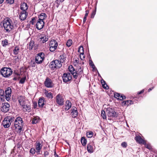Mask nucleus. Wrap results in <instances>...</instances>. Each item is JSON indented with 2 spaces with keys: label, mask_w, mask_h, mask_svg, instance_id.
I'll return each mask as SVG.
<instances>
[{
  "label": "nucleus",
  "mask_w": 157,
  "mask_h": 157,
  "mask_svg": "<svg viewBox=\"0 0 157 157\" xmlns=\"http://www.w3.org/2000/svg\"><path fill=\"white\" fill-rule=\"evenodd\" d=\"M22 123V120L21 118L17 117L15 121L14 125L13 127V129L15 130L16 131L20 133L22 129L21 126Z\"/></svg>",
  "instance_id": "obj_1"
},
{
  "label": "nucleus",
  "mask_w": 157,
  "mask_h": 157,
  "mask_svg": "<svg viewBox=\"0 0 157 157\" xmlns=\"http://www.w3.org/2000/svg\"><path fill=\"white\" fill-rule=\"evenodd\" d=\"M106 114L108 117V119L111 120L117 117V114L115 110L111 107H109L106 110Z\"/></svg>",
  "instance_id": "obj_2"
},
{
  "label": "nucleus",
  "mask_w": 157,
  "mask_h": 157,
  "mask_svg": "<svg viewBox=\"0 0 157 157\" xmlns=\"http://www.w3.org/2000/svg\"><path fill=\"white\" fill-rule=\"evenodd\" d=\"M68 69L71 74L73 75L75 78H77L78 75H81L82 73V69L80 67L77 71H76L72 66L70 65L68 67Z\"/></svg>",
  "instance_id": "obj_3"
},
{
  "label": "nucleus",
  "mask_w": 157,
  "mask_h": 157,
  "mask_svg": "<svg viewBox=\"0 0 157 157\" xmlns=\"http://www.w3.org/2000/svg\"><path fill=\"white\" fill-rule=\"evenodd\" d=\"M14 118L12 116H8L5 117L3 121L2 124L5 128L9 127L11 123L14 121Z\"/></svg>",
  "instance_id": "obj_4"
},
{
  "label": "nucleus",
  "mask_w": 157,
  "mask_h": 157,
  "mask_svg": "<svg viewBox=\"0 0 157 157\" xmlns=\"http://www.w3.org/2000/svg\"><path fill=\"white\" fill-rule=\"evenodd\" d=\"M12 72V70L10 68L4 67L1 70V74L5 77H9Z\"/></svg>",
  "instance_id": "obj_5"
},
{
  "label": "nucleus",
  "mask_w": 157,
  "mask_h": 157,
  "mask_svg": "<svg viewBox=\"0 0 157 157\" xmlns=\"http://www.w3.org/2000/svg\"><path fill=\"white\" fill-rule=\"evenodd\" d=\"M10 21V19L5 20L4 21L3 26L7 32H10L13 28V25H11Z\"/></svg>",
  "instance_id": "obj_6"
},
{
  "label": "nucleus",
  "mask_w": 157,
  "mask_h": 157,
  "mask_svg": "<svg viewBox=\"0 0 157 157\" xmlns=\"http://www.w3.org/2000/svg\"><path fill=\"white\" fill-rule=\"evenodd\" d=\"M62 66L61 62L59 60L56 59L51 62L49 64V67L54 70L55 68H59Z\"/></svg>",
  "instance_id": "obj_7"
},
{
  "label": "nucleus",
  "mask_w": 157,
  "mask_h": 157,
  "mask_svg": "<svg viewBox=\"0 0 157 157\" xmlns=\"http://www.w3.org/2000/svg\"><path fill=\"white\" fill-rule=\"evenodd\" d=\"M55 101L59 105L62 106L63 105L64 102L63 96L60 94H57L55 98Z\"/></svg>",
  "instance_id": "obj_8"
},
{
  "label": "nucleus",
  "mask_w": 157,
  "mask_h": 157,
  "mask_svg": "<svg viewBox=\"0 0 157 157\" xmlns=\"http://www.w3.org/2000/svg\"><path fill=\"white\" fill-rule=\"evenodd\" d=\"M44 54L42 52H40L36 56L35 58V61L37 64H40L42 63L44 59Z\"/></svg>",
  "instance_id": "obj_9"
},
{
  "label": "nucleus",
  "mask_w": 157,
  "mask_h": 157,
  "mask_svg": "<svg viewBox=\"0 0 157 157\" xmlns=\"http://www.w3.org/2000/svg\"><path fill=\"white\" fill-rule=\"evenodd\" d=\"M58 46L57 41L54 40H51L49 43L50 50L51 52H53L56 49Z\"/></svg>",
  "instance_id": "obj_10"
},
{
  "label": "nucleus",
  "mask_w": 157,
  "mask_h": 157,
  "mask_svg": "<svg viewBox=\"0 0 157 157\" xmlns=\"http://www.w3.org/2000/svg\"><path fill=\"white\" fill-rule=\"evenodd\" d=\"M19 103L21 106H24L28 102V100L23 96H19L17 98Z\"/></svg>",
  "instance_id": "obj_11"
},
{
  "label": "nucleus",
  "mask_w": 157,
  "mask_h": 157,
  "mask_svg": "<svg viewBox=\"0 0 157 157\" xmlns=\"http://www.w3.org/2000/svg\"><path fill=\"white\" fill-rule=\"evenodd\" d=\"M40 41L42 43H44L47 41L48 39L46 32L42 33L40 35Z\"/></svg>",
  "instance_id": "obj_12"
},
{
  "label": "nucleus",
  "mask_w": 157,
  "mask_h": 157,
  "mask_svg": "<svg viewBox=\"0 0 157 157\" xmlns=\"http://www.w3.org/2000/svg\"><path fill=\"white\" fill-rule=\"evenodd\" d=\"M11 92V89L10 87H8L6 88L5 91V99L8 101L10 99Z\"/></svg>",
  "instance_id": "obj_13"
},
{
  "label": "nucleus",
  "mask_w": 157,
  "mask_h": 157,
  "mask_svg": "<svg viewBox=\"0 0 157 157\" xmlns=\"http://www.w3.org/2000/svg\"><path fill=\"white\" fill-rule=\"evenodd\" d=\"M63 81L64 82H67L72 79L71 75L69 73H64L62 76Z\"/></svg>",
  "instance_id": "obj_14"
},
{
  "label": "nucleus",
  "mask_w": 157,
  "mask_h": 157,
  "mask_svg": "<svg viewBox=\"0 0 157 157\" xmlns=\"http://www.w3.org/2000/svg\"><path fill=\"white\" fill-rule=\"evenodd\" d=\"M10 105L7 103H2L1 105V110L4 112H7L9 110Z\"/></svg>",
  "instance_id": "obj_15"
},
{
  "label": "nucleus",
  "mask_w": 157,
  "mask_h": 157,
  "mask_svg": "<svg viewBox=\"0 0 157 157\" xmlns=\"http://www.w3.org/2000/svg\"><path fill=\"white\" fill-rule=\"evenodd\" d=\"M44 84L45 86L47 88L52 87L53 86L52 81L48 78H47L46 79Z\"/></svg>",
  "instance_id": "obj_16"
},
{
  "label": "nucleus",
  "mask_w": 157,
  "mask_h": 157,
  "mask_svg": "<svg viewBox=\"0 0 157 157\" xmlns=\"http://www.w3.org/2000/svg\"><path fill=\"white\" fill-rule=\"evenodd\" d=\"M42 144L39 142L36 141L35 145V149L37 153L39 154L42 148Z\"/></svg>",
  "instance_id": "obj_17"
},
{
  "label": "nucleus",
  "mask_w": 157,
  "mask_h": 157,
  "mask_svg": "<svg viewBox=\"0 0 157 157\" xmlns=\"http://www.w3.org/2000/svg\"><path fill=\"white\" fill-rule=\"evenodd\" d=\"M28 15V13L26 11H22L20 13L19 17L21 20L23 21L27 17Z\"/></svg>",
  "instance_id": "obj_18"
},
{
  "label": "nucleus",
  "mask_w": 157,
  "mask_h": 157,
  "mask_svg": "<svg viewBox=\"0 0 157 157\" xmlns=\"http://www.w3.org/2000/svg\"><path fill=\"white\" fill-rule=\"evenodd\" d=\"M71 114L72 117L75 118L77 116L78 112L76 107L73 106L71 109Z\"/></svg>",
  "instance_id": "obj_19"
},
{
  "label": "nucleus",
  "mask_w": 157,
  "mask_h": 157,
  "mask_svg": "<svg viewBox=\"0 0 157 157\" xmlns=\"http://www.w3.org/2000/svg\"><path fill=\"white\" fill-rule=\"evenodd\" d=\"M36 28L38 30L41 29L44 25V21L38 20L36 24Z\"/></svg>",
  "instance_id": "obj_20"
},
{
  "label": "nucleus",
  "mask_w": 157,
  "mask_h": 157,
  "mask_svg": "<svg viewBox=\"0 0 157 157\" xmlns=\"http://www.w3.org/2000/svg\"><path fill=\"white\" fill-rule=\"evenodd\" d=\"M135 139L136 142L140 144H145V141L140 136H136L135 138Z\"/></svg>",
  "instance_id": "obj_21"
},
{
  "label": "nucleus",
  "mask_w": 157,
  "mask_h": 157,
  "mask_svg": "<svg viewBox=\"0 0 157 157\" xmlns=\"http://www.w3.org/2000/svg\"><path fill=\"white\" fill-rule=\"evenodd\" d=\"M94 144L92 143L88 144L87 146V150L90 153H92L94 151L93 148Z\"/></svg>",
  "instance_id": "obj_22"
},
{
  "label": "nucleus",
  "mask_w": 157,
  "mask_h": 157,
  "mask_svg": "<svg viewBox=\"0 0 157 157\" xmlns=\"http://www.w3.org/2000/svg\"><path fill=\"white\" fill-rule=\"evenodd\" d=\"M22 107V110L24 112H29L31 111V107L27 103L24 106H21Z\"/></svg>",
  "instance_id": "obj_23"
},
{
  "label": "nucleus",
  "mask_w": 157,
  "mask_h": 157,
  "mask_svg": "<svg viewBox=\"0 0 157 157\" xmlns=\"http://www.w3.org/2000/svg\"><path fill=\"white\" fill-rule=\"evenodd\" d=\"M71 103L69 101L67 100L65 102V109L66 110H68L71 107Z\"/></svg>",
  "instance_id": "obj_24"
},
{
  "label": "nucleus",
  "mask_w": 157,
  "mask_h": 157,
  "mask_svg": "<svg viewBox=\"0 0 157 157\" xmlns=\"http://www.w3.org/2000/svg\"><path fill=\"white\" fill-rule=\"evenodd\" d=\"M28 9V6L27 4L25 2L22 3L21 6V9L22 11H26Z\"/></svg>",
  "instance_id": "obj_25"
},
{
  "label": "nucleus",
  "mask_w": 157,
  "mask_h": 157,
  "mask_svg": "<svg viewBox=\"0 0 157 157\" xmlns=\"http://www.w3.org/2000/svg\"><path fill=\"white\" fill-rule=\"evenodd\" d=\"M66 58V55L64 53L62 54L59 57V61L61 62V63H63L65 60Z\"/></svg>",
  "instance_id": "obj_26"
},
{
  "label": "nucleus",
  "mask_w": 157,
  "mask_h": 157,
  "mask_svg": "<svg viewBox=\"0 0 157 157\" xmlns=\"http://www.w3.org/2000/svg\"><path fill=\"white\" fill-rule=\"evenodd\" d=\"M5 99V96L4 94V91L0 89V99L1 101H4Z\"/></svg>",
  "instance_id": "obj_27"
},
{
  "label": "nucleus",
  "mask_w": 157,
  "mask_h": 157,
  "mask_svg": "<svg viewBox=\"0 0 157 157\" xmlns=\"http://www.w3.org/2000/svg\"><path fill=\"white\" fill-rule=\"evenodd\" d=\"M47 17L45 13H42L40 14V15L39 16V20L43 21V20L45 19Z\"/></svg>",
  "instance_id": "obj_28"
},
{
  "label": "nucleus",
  "mask_w": 157,
  "mask_h": 157,
  "mask_svg": "<svg viewBox=\"0 0 157 157\" xmlns=\"http://www.w3.org/2000/svg\"><path fill=\"white\" fill-rule=\"evenodd\" d=\"M122 103L124 106H128L133 104V102L132 100H130L124 101Z\"/></svg>",
  "instance_id": "obj_29"
},
{
  "label": "nucleus",
  "mask_w": 157,
  "mask_h": 157,
  "mask_svg": "<svg viewBox=\"0 0 157 157\" xmlns=\"http://www.w3.org/2000/svg\"><path fill=\"white\" fill-rule=\"evenodd\" d=\"M44 94L48 98L52 99L53 98L52 94L51 92H48L47 90L45 91Z\"/></svg>",
  "instance_id": "obj_30"
},
{
  "label": "nucleus",
  "mask_w": 157,
  "mask_h": 157,
  "mask_svg": "<svg viewBox=\"0 0 157 157\" xmlns=\"http://www.w3.org/2000/svg\"><path fill=\"white\" fill-rule=\"evenodd\" d=\"M38 105L40 107H42L44 105V101L43 98L39 99L38 101Z\"/></svg>",
  "instance_id": "obj_31"
},
{
  "label": "nucleus",
  "mask_w": 157,
  "mask_h": 157,
  "mask_svg": "<svg viewBox=\"0 0 157 157\" xmlns=\"http://www.w3.org/2000/svg\"><path fill=\"white\" fill-rule=\"evenodd\" d=\"M39 121V118L38 117L36 116L34 117L32 120V123L33 124H36Z\"/></svg>",
  "instance_id": "obj_32"
},
{
  "label": "nucleus",
  "mask_w": 157,
  "mask_h": 157,
  "mask_svg": "<svg viewBox=\"0 0 157 157\" xmlns=\"http://www.w3.org/2000/svg\"><path fill=\"white\" fill-rule=\"evenodd\" d=\"M101 82L104 88L105 89H109V87L106 84L104 80H101Z\"/></svg>",
  "instance_id": "obj_33"
},
{
  "label": "nucleus",
  "mask_w": 157,
  "mask_h": 157,
  "mask_svg": "<svg viewBox=\"0 0 157 157\" xmlns=\"http://www.w3.org/2000/svg\"><path fill=\"white\" fill-rule=\"evenodd\" d=\"M78 52L83 56L84 54V51L83 50V48L82 46H80L78 48Z\"/></svg>",
  "instance_id": "obj_34"
},
{
  "label": "nucleus",
  "mask_w": 157,
  "mask_h": 157,
  "mask_svg": "<svg viewBox=\"0 0 157 157\" xmlns=\"http://www.w3.org/2000/svg\"><path fill=\"white\" fill-rule=\"evenodd\" d=\"M19 52V48L17 47H15L13 50V53L15 55H17Z\"/></svg>",
  "instance_id": "obj_35"
},
{
  "label": "nucleus",
  "mask_w": 157,
  "mask_h": 157,
  "mask_svg": "<svg viewBox=\"0 0 157 157\" xmlns=\"http://www.w3.org/2000/svg\"><path fill=\"white\" fill-rule=\"evenodd\" d=\"M81 142L82 145L84 146L86 145L87 141L85 138L84 137H83L81 139Z\"/></svg>",
  "instance_id": "obj_36"
},
{
  "label": "nucleus",
  "mask_w": 157,
  "mask_h": 157,
  "mask_svg": "<svg viewBox=\"0 0 157 157\" xmlns=\"http://www.w3.org/2000/svg\"><path fill=\"white\" fill-rule=\"evenodd\" d=\"M34 45V42L33 41H31L29 44V48L30 50L32 49Z\"/></svg>",
  "instance_id": "obj_37"
},
{
  "label": "nucleus",
  "mask_w": 157,
  "mask_h": 157,
  "mask_svg": "<svg viewBox=\"0 0 157 157\" xmlns=\"http://www.w3.org/2000/svg\"><path fill=\"white\" fill-rule=\"evenodd\" d=\"M106 111H105L104 110H102L101 111V116L103 119H106V116L105 115Z\"/></svg>",
  "instance_id": "obj_38"
},
{
  "label": "nucleus",
  "mask_w": 157,
  "mask_h": 157,
  "mask_svg": "<svg viewBox=\"0 0 157 157\" xmlns=\"http://www.w3.org/2000/svg\"><path fill=\"white\" fill-rule=\"evenodd\" d=\"M8 41L7 40L5 39L4 40H2V44L3 46L5 47L8 45Z\"/></svg>",
  "instance_id": "obj_39"
},
{
  "label": "nucleus",
  "mask_w": 157,
  "mask_h": 157,
  "mask_svg": "<svg viewBox=\"0 0 157 157\" xmlns=\"http://www.w3.org/2000/svg\"><path fill=\"white\" fill-rule=\"evenodd\" d=\"M143 144L145 145V147L149 150H151L152 149V147L150 144L147 143L146 141L145 142V144Z\"/></svg>",
  "instance_id": "obj_40"
},
{
  "label": "nucleus",
  "mask_w": 157,
  "mask_h": 157,
  "mask_svg": "<svg viewBox=\"0 0 157 157\" xmlns=\"http://www.w3.org/2000/svg\"><path fill=\"white\" fill-rule=\"evenodd\" d=\"M93 135V132L92 131H89L87 132V136L89 138L92 137Z\"/></svg>",
  "instance_id": "obj_41"
},
{
  "label": "nucleus",
  "mask_w": 157,
  "mask_h": 157,
  "mask_svg": "<svg viewBox=\"0 0 157 157\" xmlns=\"http://www.w3.org/2000/svg\"><path fill=\"white\" fill-rule=\"evenodd\" d=\"M72 43V40H69L67 42L66 45L67 46L69 47L71 46Z\"/></svg>",
  "instance_id": "obj_42"
},
{
  "label": "nucleus",
  "mask_w": 157,
  "mask_h": 157,
  "mask_svg": "<svg viewBox=\"0 0 157 157\" xmlns=\"http://www.w3.org/2000/svg\"><path fill=\"white\" fill-rule=\"evenodd\" d=\"M121 96V95H120V94H119L117 93H115L114 94V97L117 99H120V97Z\"/></svg>",
  "instance_id": "obj_43"
},
{
  "label": "nucleus",
  "mask_w": 157,
  "mask_h": 157,
  "mask_svg": "<svg viewBox=\"0 0 157 157\" xmlns=\"http://www.w3.org/2000/svg\"><path fill=\"white\" fill-rule=\"evenodd\" d=\"M36 151L35 149L33 148H31L30 151V152L32 154H34Z\"/></svg>",
  "instance_id": "obj_44"
},
{
  "label": "nucleus",
  "mask_w": 157,
  "mask_h": 157,
  "mask_svg": "<svg viewBox=\"0 0 157 157\" xmlns=\"http://www.w3.org/2000/svg\"><path fill=\"white\" fill-rule=\"evenodd\" d=\"M89 62L90 65L92 66V67L93 68V69H94L95 68V67L92 61L91 60H90Z\"/></svg>",
  "instance_id": "obj_45"
},
{
  "label": "nucleus",
  "mask_w": 157,
  "mask_h": 157,
  "mask_svg": "<svg viewBox=\"0 0 157 157\" xmlns=\"http://www.w3.org/2000/svg\"><path fill=\"white\" fill-rule=\"evenodd\" d=\"M6 2L8 4H11L14 2V0H6Z\"/></svg>",
  "instance_id": "obj_46"
},
{
  "label": "nucleus",
  "mask_w": 157,
  "mask_h": 157,
  "mask_svg": "<svg viewBox=\"0 0 157 157\" xmlns=\"http://www.w3.org/2000/svg\"><path fill=\"white\" fill-rule=\"evenodd\" d=\"M121 145L123 147H126L127 146V144L125 142H123L121 143Z\"/></svg>",
  "instance_id": "obj_47"
},
{
  "label": "nucleus",
  "mask_w": 157,
  "mask_h": 157,
  "mask_svg": "<svg viewBox=\"0 0 157 157\" xmlns=\"http://www.w3.org/2000/svg\"><path fill=\"white\" fill-rule=\"evenodd\" d=\"M79 63V60L77 59H75L74 62V65L76 66L77 64Z\"/></svg>",
  "instance_id": "obj_48"
},
{
  "label": "nucleus",
  "mask_w": 157,
  "mask_h": 157,
  "mask_svg": "<svg viewBox=\"0 0 157 157\" xmlns=\"http://www.w3.org/2000/svg\"><path fill=\"white\" fill-rule=\"evenodd\" d=\"M36 18L35 17H33L32 18L31 22L33 25L34 24V23L35 22V21L36 20Z\"/></svg>",
  "instance_id": "obj_49"
},
{
  "label": "nucleus",
  "mask_w": 157,
  "mask_h": 157,
  "mask_svg": "<svg viewBox=\"0 0 157 157\" xmlns=\"http://www.w3.org/2000/svg\"><path fill=\"white\" fill-rule=\"evenodd\" d=\"M95 11H94L91 14V18H93L94 17V16L95 14Z\"/></svg>",
  "instance_id": "obj_50"
},
{
  "label": "nucleus",
  "mask_w": 157,
  "mask_h": 157,
  "mask_svg": "<svg viewBox=\"0 0 157 157\" xmlns=\"http://www.w3.org/2000/svg\"><path fill=\"white\" fill-rule=\"evenodd\" d=\"M25 80V78H22L20 80V82L21 83H23L24 82Z\"/></svg>",
  "instance_id": "obj_51"
},
{
  "label": "nucleus",
  "mask_w": 157,
  "mask_h": 157,
  "mask_svg": "<svg viewBox=\"0 0 157 157\" xmlns=\"http://www.w3.org/2000/svg\"><path fill=\"white\" fill-rule=\"evenodd\" d=\"M80 58L82 60H83L85 58V56H84V55L82 56V54H80Z\"/></svg>",
  "instance_id": "obj_52"
},
{
  "label": "nucleus",
  "mask_w": 157,
  "mask_h": 157,
  "mask_svg": "<svg viewBox=\"0 0 157 157\" xmlns=\"http://www.w3.org/2000/svg\"><path fill=\"white\" fill-rule=\"evenodd\" d=\"M120 98V100H122L124 99H125L126 98L125 96H124L121 95Z\"/></svg>",
  "instance_id": "obj_53"
},
{
  "label": "nucleus",
  "mask_w": 157,
  "mask_h": 157,
  "mask_svg": "<svg viewBox=\"0 0 157 157\" xmlns=\"http://www.w3.org/2000/svg\"><path fill=\"white\" fill-rule=\"evenodd\" d=\"M14 59L16 62H18L19 59L18 57L16 56L14 57Z\"/></svg>",
  "instance_id": "obj_54"
},
{
  "label": "nucleus",
  "mask_w": 157,
  "mask_h": 157,
  "mask_svg": "<svg viewBox=\"0 0 157 157\" xmlns=\"http://www.w3.org/2000/svg\"><path fill=\"white\" fill-rule=\"evenodd\" d=\"M88 13H89V11L88 10H86V13H85L84 17H87V16L88 15Z\"/></svg>",
  "instance_id": "obj_55"
},
{
  "label": "nucleus",
  "mask_w": 157,
  "mask_h": 157,
  "mask_svg": "<svg viewBox=\"0 0 157 157\" xmlns=\"http://www.w3.org/2000/svg\"><path fill=\"white\" fill-rule=\"evenodd\" d=\"M48 155V151L45 152L44 154V155L45 157H46Z\"/></svg>",
  "instance_id": "obj_56"
},
{
  "label": "nucleus",
  "mask_w": 157,
  "mask_h": 157,
  "mask_svg": "<svg viewBox=\"0 0 157 157\" xmlns=\"http://www.w3.org/2000/svg\"><path fill=\"white\" fill-rule=\"evenodd\" d=\"M144 90H141V91H140L138 92L137 94H140L143 93L144 92Z\"/></svg>",
  "instance_id": "obj_57"
},
{
  "label": "nucleus",
  "mask_w": 157,
  "mask_h": 157,
  "mask_svg": "<svg viewBox=\"0 0 157 157\" xmlns=\"http://www.w3.org/2000/svg\"><path fill=\"white\" fill-rule=\"evenodd\" d=\"M86 17H84L83 18V22L84 23L86 21Z\"/></svg>",
  "instance_id": "obj_58"
},
{
  "label": "nucleus",
  "mask_w": 157,
  "mask_h": 157,
  "mask_svg": "<svg viewBox=\"0 0 157 157\" xmlns=\"http://www.w3.org/2000/svg\"><path fill=\"white\" fill-rule=\"evenodd\" d=\"M55 157H60L58 155L56 154V152H55Z\"/></svg>",
  "instance_id": "obj_59"
},
{
  "label": "nucleus",
  "mask_w": 157,
  "mask_h": 157,
  "mask_svg": "<svg viewBox=\"0 0 157 157\" xmlns=\"http://www.w3.org/2000/svg\"><path fill=\"white\" fill-rule=\"evenodd\" d=\"M154 87H152V88H149V89H148V91L149 92H150L151 90H152L153 89Z\"/></svg>",
  "instance_id": "obj_60"
},
{
  "label": "nucleus",
  "mask_w": 157,
  "mask_h": 157,
  "mask_svg": "<svg viewBox=\"0 0 157 157\" xmlns=\"http://www.w3.org/2000/svg\"><path fill=\"white\" fill-rule=\"evenodd\" d=\"M4 2V0H0V4Z\"/></svg>",
  "instance_id": "obj_61"
},
{
  "label": "nucleus",
  "mask_w": 157,
  "mask_h": 157,
  "mask_svg": "<svg viewBox=\"0 0 157 157\" xmlns=\"http://www.w3.org/2000/svg\"><path fill=\"white\" fill-rule=\"evenodd\" d=\"M33 64L35 65V63H33ZM34 66H35V65H33V66H34Z\"/></svg>",
  "instance_id": "obj_62"
}]
</instances>
